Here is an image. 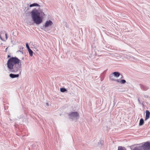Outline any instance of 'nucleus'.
Listing matches in <instances>:
<instances>
[{
  "label": "nucleus",
  "mask_w": 150,
  "mask_h": 150,
  "mask_svg": "<svg viewBox=\"0 0 150 150\" xmlns=\"http://www.w3.org/2000/svg\"><path fill=\"white\" fill-rule=\"evenodd\" d=\"M21 60L17 57H12L8 60L7 67L12 72L21 74L22 71Z\"/></svg>",
  "instance_id": "f257e3e1"
},
{
  "label": "nucleus",
  "mask_w": 150,
  "mask_h": 150,
  "mask_svg": "<svg viewBox=\"0 0 150 150\" xmlns=\"http://www.w3.org/2000/svg\"><path fill=\"white\" fill-rule=\"evenodd\" d=\"M45 15L44 13L39 12L37 9H34L31 12V16L33 22L39 24L42 22V16Z\"/></svg>",
  "instance_id": "f03ea898"
},
{
  "label": "nucleus",
  "mask_w": 150,
  "mask_h": 150,
  "mask_svg": "<svg viewBox=\"0 0 150 150\" xmlns=\"http://www.w3.org/2000/svg\"><path fill=\"white\" fill-rule=\"evenodd\" d=\"M70 118L73 120H77L79 118V114L77 112H72L69 114Z\"/></svg>",
  "instance_id": "7ed1b4c3"
},
{
  "label": "nucleus",
  "mask_w": 150,
  "mask_h": 150,
  "mask_svg": "<svg viewBox=\"0 0 150 150\" xmlns=\"http://www.w3.org/2000/svg\"><path fill=\"white\" fill-rule=\"evenodd\" d=\"M141 146L142 147V150H149L150 149V143L149 142H146Z\"/></svg>",
  "instance_id": "20e7f679"
},
{
  "label": "nucleus",
  "mask_w": 150,
  "mask_h": 150,
  "mask_svg": "<svg viewBox=\"0 0 150 150\" xmlns=\"http://www.w3.org/2000/svg\"><path fill=\"white\" fill-rule=\"evenodd\" d=\"M53 24L52 21L50 20H49L46 21L45 24V27H47L52 25Z\"/></svg>",
  "instance_id": "39448f33"
},
{
  "label": "nucleus",
  "mask_w": 150,
  "mask_h": 150,
  "mask_svg": "<svg viewBox=\"0 0 150 150\" xmlns=\"http://www.w3.org/2000/svg\"><path fill=\"white\" fill-rule=\"evenodd\" d=\"M150 112L148 110H146V115L145 116V120H146L148 119L150 117Z\"/></svg>",
  "instance_id": "423d86ee"
},
{
  "label": "nucleus",
  "mask_w": 150,
  "mask_h": 150,
  "mask_svg": "<svg viewBox=\"0 0 150 150\" xmlns=\"http://www.w3.org/2000/svg\"><path fill=\"white\" fill-rule=\"evenodd\" d=\"M19 73L18 74H9V76L10 77L12 78H17L19 76Z\"/></svg>",
  "instance_id": "0eeeda50"
},
{
  "label": "nucleus",
  "mask_w": 150,
  "mask_h": 150,
  "mask_svg": "<svg viewBox=\"0 0 150 150\" xmlns=\"http://www.w3.org/2000/svg\"><path fill=\"white\" fill-rule=\"evenodd\" d=\"M125 57L127 58L128 59H134L136 60V59L133 57H131V56L128 55V54H126L125 55Z\"/></svg>",
  "instance_id": "6e6552de"
},
{
  "label": "nucleus",
  "mask_w": 150,
  "mask_h": 150,
  "mask_svg": "<svg viewBox=\"0 0 150 150\" xmlns=\"http://www.w3.org/2000/svg\"><path fill=\"white\" fill-rule=\"evenodd\" d=\"M112 74H113L114 76H115L116 77H118L120 75V73L118 72L115 71L113 73H112Z\"/></svg>",
  "instance_id": "1a4fd4ad"
},
{
  "label": "nucleus",
  "mask_w": 150,
  "mask_h": 150,
  "mask_svg": "<svg viewBox=\"0 0 150 150\" xmlns=\"http://www.w3.org/2000/svg\"><path fill=\"white\" fill-rule=\"evenodd\" d=\"M142 148L141 146L135 147L134 148L133 150H142Z\"/></svg>",
  "instance_id": "9d476101"
},
{
  "label": "nucleus",
  "mask_w": 150,
  "mask_h": 150,
  "mask_svg": "<svg viewBox=\"0 0 150 150\" xmlns=\"http://www.w3.org/2000/svg\"><path fill=\"white\" fill-rule=\"evenodd\" d=\"M35 6H40V5L39 4L36 3H33L32 4L30 5V7H32Z\"/></svg>",
  "instance_id": "9b49d317"
},
{
  "label": "nucleus",
  "mask_w": 150,
  "mask_h": 150,
  "mask_svg": "<svg viewBox=\"0 0 150 150\" xmlns=\"http://www.w3.org/2000/svg\"><path fill=\"white\" fill-rule=\"evenodd\" d=\"M144 121L142 118H141L140 120L139 125V126H142L144 124Z\"/></svg>",
  "instance_id": "f8f14e48"
},
{
  "label": "nucleus",
  "mask_w": 150,
  "mask_h": 150,
  "mask_svg": "<svg viewBox=\"0 0 150 150\" xmlns=\"http://www.w3.org/2000/svg\"><path fill=\"white\" fill-rule=\"evenodd\" d=\"M5 33V32L4 31H2L0 32V39L2 41H4V40H3L2 38L1 37V34L4 35Z\"/></svg>",
  "instance_id": "ddd939ff"
},
{
  "label": "nucleus",
  "mask_w": 150,
  "mask_h": 150,
  "mask_svg": "<svg viewBox=\"0 0 150 150\" xmlns=\"http://www.w3.org/2000/svg\"><path fill=\"white\" fill-rule=\"evenodd\" d=\"M114 76L113 74H112V73H111V74L110 76V79L112 81L115 80V79L114 78Z\"/></svg>",
  "instance_id": "4468645a"
},
{
  "label": "nucleus",
  "mask_w": 150,
  "mask_h": 150,
  "mask_svg": "<svg viewBox=\"0 0 150 150\" xmlns=\"http://www.w3.org/2000/svg\"><path fill=\"white\" fill-rule=\"evenodd\" d=\"M28 52L30 56H32L33 55V51L30 49L28 50Z\"/></svg>",
  "instance_id": "2eb2a0df"
},
{
  "label": "nucleus",
  "mask_w": 150,
  "mask_h": 150,
  "mask_svg": "<svg viewBox=\"0 0 150 150\" xmlns=\"http://www.w3.org/2000/svg\"><path fill=\"white\" fill-rule=\"evenodd\" d=\"M60 91L62 92H64L67 91V90L64 88H60Z\"/></svg>",
  "instance_id": "dca6fc26"
},
{
  "label": "nucleus",
  "mask_w": 150,
  "mask_h": 150,
  "mask_svg": "<svg viewBox=\"0 0 150 150\" xmlns=\"http://www.w3.org/2000/svg\"><path fill=\"white\" fill-rule=\"evenodd\" d=\"M126 82L125 80L124 79L121 80L120 81V83L122 84H123Z\"/></svg>",
  "instance_id": "f3484780"
},
{
  "label": "nucleus",
  "mask_w": 150,
  "mask_h": 150,
  "mask_svg": "<svg viewBox=\"0 0 150 150\" xmlns=\"http://www.w3.org/2000/svg\"><path fill=\"white\" fill-rule=\"evenodd\" d=\"M117 150H125V148L122 146H119Z\"/></svg>",
  "instance_id": "a211bd4d"
},
{
  "label": "nucleus",
  "mask_w": 150,
  "mask_h": 150,
  "mask_svg": "<svg viewBox=\"0 0 150 150\" xmlns=\"http://www.w3.org/2000/svg\"><path fill=\"white\" fill-rule=\"evenodd\" d=\"M142 88L144 90H147L148 88L146 86H143Z\"/></svg>",
  "instance_id": "6ab92c4d"
},
{
  "label": "nucleus",
  "mask_w": 150,
  "mask_h": 150,
  "mask_svg": "<svg viewBox=\"0 0 150 150\" xmlns=\"http://www.w3.org/2000/svg\"><path fill=\"white\" fill-rule=\"evenodd\" d=\"M26 46L28 50L30 49L28 43L26 44Z\"/></svg>",
  "instance_id": "aec40b11"
},
{
  "label": "nucleus",
  "mask_w": 150,
  "mask_h": 150,
  "mask_svg": "<svg viewBox=\"0 0 150 150\" xmlns=\"http://www.w3.org/2000/svg\"><path fill=\"white\" fill-rule=\"evenodd\" d=\"M115 81H117V82L118 83H120V81L119 79H116V80L115 79Z\"/></svg>",
  "instance_id": "412c9836"
},
{
  "label": "nucleus",
  "mask_w": 150,
  "mask_h": 150,
  "mask_svg": "<svg viewBox=\"0 0 150 150\" xmlns=\"http://www.w3.org/2000/svg\"><path fill=\"white\" fill-rule=\"evenodd\" d=\"M5 36H6V40H7V39H8V37L7 36V34L6 33H5Z\"/></svg>",
  "instance_id": "4be33fe9"
},
{
  "label": "nucleus",
  "mask_w": 150,
  "mask_h": 150,
  "mask_svg": "<svg viewBox=\"0 0 150 150\" xmlns=\"http://www.w3.org/2000/svg\"><path fill=\"white\" fill-rule=\"evenodd\" d=\"M7 57H8V58H10L11 57V55H8L7 56Z\"/></svg>",
  "instance_id": "5701e85b"
},
{
  "label": "nucleus",
  "mask_w": 150,
  "mask_h": 150,
  "mask_svg": "<svg viewBox=\"0 0 150 150\" xmlns=\"http://www.w3.org/2000/svg\"><path fill=\"white\" fill-rule=\"evenodd\" d=\"M138 101L139 102V103L140 104L141 103V102H140V100H139V98L138 99Z\"/></svg>",
  "instance_id": "b1692460"
},
{
  "label": "nucleus",
  "mask_w": 150,
  "mask_h": 150,
  "mask_svg": "<svg viewBox=\"0 0 150 150\" xmlns=\"http://www.w3.org/2000/svg\"><path fill=\"white\" fill-rule=\"evenodd\" d=\"M102 142V141H100V144H101V142Z\"/></svg>",
  "instance_id": "393cba45"
},
{
  "label": "nucleus",
  "mask_w": 150,
  "mask_h": 150,
  "mask_svg": "<svg viewBox=\"0 0 150 150\" xmlns=\"http://www.w3.org/2000/svg\"><path fill=\"white\" fill-rule=\"evenodd\" d=\"M7 48H6V50H7Z\"/></svg>",
  "instance_id": "a878e982"
},
{
  "label": "nucleus",
  "mask_w": 150,
  "mask_h": 150,
  "mask_svg": "<svg viewBox=\"0 0 150 150\" xmlns=\"http://www.w3.org/2000/svg\"><path fill=\"white\" fill-rule=\"evenodd\" d=\"M7 48H6V50H7Z\"/></svg>",
  "instance_id": "bb28decb"
}]
</instances>
